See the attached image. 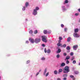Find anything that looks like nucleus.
<instances>
[{
	"mask_svg": "<svg viewBox=\"0 0 80 80\" xmlns=\"http://www.w3.org/2000/svg\"><path fill=\"white\" fill-rule=\"evenodd\" d=\"M47 52L49 54L51 52V51L50 50V49H48L47 50Z\"/></svg>",
	"mask_w": 80,
	"mask_h": 80,
	"instance_id": "obj_16",
	"label": "nucleus"
},
{
	"mask_svg": "<svg viewBox=\"0 0 80 80\" xmlns=\"http://www.w3.org/2000/svg\"><path fill=\"white\" fill-rule=\"evenodd\" d=\"M62 71H63V70L62 69L60 68V69H59L58 70V74H60V73H62Z\"/></svg>",
	"mask_w": 80,
	"mask_h": 80,
	"instance_id": "obj_12",
	"label": "nucleus"
},
{
	"mask_svg": "<svg viewBox=\"0 0 80 80\" xmlns=\"http://www.w3.org/2000/svg\"><path fill=\"white\" fill-rule=\"evenodd\" d=\"M67 76L68 75H67V74H63V77L64 78L67 77Z\"/></svg>",
	"mask_w": 80,
	"mask_h": 80,
	"instance_id": "obj_25",
	"label": "nucleus"
},
{
	"mask_svg": "<svg viewBox=\"0 0 80 80\" xmlns=\"http://www.w3.org/2000/svg\"><path fill=\"white\" fill-rule=\"evenodd\" d=\"M39 8L38 7H36L33 10V11L32 12V15H37V11L39 10Z\"/></svg>",
	"mask_w": 80,
	"mask_h": 80,
	"instance_id": "obj_1",
	"label": "nucleus"
},
{
	"mask_svg": "<svg viewBox=\"0 0 80 80\" xmlns=\"http://www.w3.org/2000/svg\"><path fill=\"white\" fill-rule=\"evenodd\" d=\"M70 63V61H69L67 60V61H66V63L67 64H68V63Z\"/></svg>",
	"mask_w": 80,
	"mask_h": 80,
	"instance_id": "obj_36",
	"label": "nucleus"
},
{
	"mask_svg": "<svg viewBox=\"0 0 80 80\" xmlns=\"http://www.w3.org/2000/svg\"><path fill=\"white\" fill-rule=\"evenodd\" d=\"M29 4L28 2H27L25 4V7H26L27 8L28 7V5Z\"/></svg>",
	"mask_w": 80,
	"mask_h": 80,
	"instance_id": "obj_17",
	"label": "nucleus"
},
{
	"mask_svg": "<svg viewBox=\"0 0 80 80\" xmlns=\"http://www.w3.org/2000/svg\"><path fill=\"white\" fill-rule=\"evenodd\" d=\"M42 47H45V45L44 44H42Z\"/></svg>",
	"mask_w": 80,
	"mask_h": 80,
	"instance_id": "obj_46",
	"label": "nucleus"
},
{
	"mask_svg": "<svg viewBox=\"0 0 80 80\" xmlns=\"http://www.w3.org/2000/svg\"><path fill=\"white\" fill-rule=\"evenodd\" d=\"M63 80H67V78H63Z\"/></svg>",
	"mask_w": 80,
	"mask_h": 80,
	"instance_id": "obj_47",
	"label": "nucleus"
},
{
	"mask_svg": "<svg viewBox=\"0 0 80 80\" xmlns=\"http://www.w3.org/2000/svg\"><path fill=\"white\" fill-rule=\"evenodd\" d=\"M70 77L71 78H72L73 80H75V78H74V76L73 75H70Z\"/></svg>",
	"mask_w": 80,
	"mask_h": 80,
	"instance_id": "obj_14",
	"label": "nucleus"
},
{
	"mask_svg": "<svg viewBox=\"0 0 80 80\" xmlns=\"http://www.w3.org/2000/svg\"><path fill=\"white\" fill-rule=\"evenodd\" d=\"M76 62H76V61L74 60L72 61V63H73V64H75V63H76Z\"/></svg>",
	"mask_w": 80,
	"mask_h": 80,
	"instance_id": "obj_30",
	"label": "nucleus"
},
{
	"mask_svg": "<svg viewBox=\"0 0 80 80\" xmlns=\"http://www.w3.org/2000/svg\"><path fill=\"white\" fill-rule=\"evenodd\" d=\"M25 6H23V8H22V11H25Z\"/></svg>",
	"mask_w": 80,
	"mask_h": 80,
	"instance_id": "obj_24",
	"label": "nucleus"
},
{
	"mask_svg": "<svg viewBox=\"0 0 80 80\" xmlns=\"http://www.w3.org/2000/svg\"><path fill=\"white\" fill-rule=\"evenodd\" d=\"M74 58H75L74 57H72V58H71L72 61L73 60H74Z\"/></svg>",
	"mask_w": 80,
	"mask_h": 80,
	"instance_id": "obj_40",
	"label": "nucleus"
},
{
	"mask_svg": "<svg viewBox=\"0 0 80 80\" xmlns=\"http://www.w3.org/2000/svg\"><path fill=\"white\" fill-rule=\"evenodd\" d=\"M47 69L46 68L44 69V72L43 73V75L44 76H46V77H48L49 75V72H48L47 73Z\"/></svg>",
	"mask_w": 80,
	"mask_h": 80,
	"instance_id": "obj_3",
	"label": "nucleus"
},
{
	"mask_svg": "<svg viewBox=\"0 0 80 80\" xmlns=\"http://www.w3.org/2000/svg\"><path fill=\"white\" fill-rule=\"evenodd\" d=\"M61 47H63V48H65L67 47V45H66V44H64Z\"/></svg>",
	"mask_w": 80,
	"mask_h": 80,
	"instance_id": "obj_26",
	"label": "nucleus"
},
{
	"mask_svg": "<svg viewBox=\"0 0 80 80\" xmlns=\"http://www.w3.org/2000/svg\"><path fill=\"white\" fill-rule=\"evenodd\" d=\"M73 36L75 38H78L80 37V35L78 34H77V32H74L73 33Z\"/></svg>",
	"mask_w": 80,
	"mask_h": 80,
	"instance_id": "obj_6",
	"label": "nucleus"
},
{
	"mask_svg": "<svg viewBox=\"0 0 80 80\" xmlns=\"http://www.w3.org/2000/svg\"><path fill=\"white\" fill-rule=\"evenodd\" d=\"M26 43L27 44L29 43V41H28V40L26 41Z\"/></svg>",
	"mask_w": 80,
	"mask_h": 80,
	"instance_id": "obj_38",
	"label": "nucleus"
},
{
	"mask_svg": "<svg viewBox=\"0 0 80 80\" xmlns=\"http://www.w3.org/2000/svg\"><path fill=\"white\" fill-rule=\"evenodd\" d=\"M29 33L30 34H32L33 33V31L32 30H30L29 32Z\"/></svg>",
	"mask_w": 80,
	"mask_h": 80,
	"instance_id": "obj_27",
	"label": "nucleus"
},
{
	"mask_svg": "<svg viewBox=\"0 0 80 80\" xmlns=\"http://www.w3.org/2000/svg\"><path fill=\"white\" fill-rule=\"evenodd\" d=\"M41 60L42 61H45V58L44 57H42L41 58Z\"/></svg>",
	"mask_w": 80,
	"mask_h": 80,
	"instance_id": "obj_22",
	"label": "nucleus"
},
{
	"mask_svg": "<svg viewBox=\"0 0 80 80\" xmlns=\"http://www.w3.org/2000/svg\"><path fill=\"white\" fill-rule=\"evenodd\" d=\"M30 60H28L26 61L27 64H28L29 63H30Z\"/></svg>",
	"mask_w": 80,
	"mask_h": 80,
	"instance_id": "obj_32",
	"label": "nucleus"
},
{
	"mask_svg": "<svg viewBox=\"0 0 80 80\" xmlns=\"http://www.w3.org/2000/svg\"><path fill=\"white\" fill-rule=\"evenodd\" d=\"M65 63L64 62H62L61 64V67H65Z\"/></svg>",
	"mask_w": 80,
	"mask_h": 80,
	"instance_id": "obj_11",
	"label": "nucleus"
},
{
	"mask_svg": "<svg viewBox=\"0 0 80 80\" xmlns=\"http://www.w3.org/2000/svg\"><path fill=\"white\" fill-rule=\"evenodd\" d=\"M59 38L60 40H61L62 39V37H59Z\"/></svg>",
	"mask_w": 80,
	"mask_h": 80,
	"instance_id": "obj_41",
	"label": "nucleus"
},
{
	"mask_svg": "<svg viewBox=\"0 0 80 80\" xmlns=\"http://www.w3.org/2000/svg\"><path fill=\"white\" fill-rule=\"evenodd\" d=\"M62 11L63 12L67 10V8H65V6H63L62 7Z\"/></svg>",
	"mask_w": 80,
	"mask_h": 80,
	"instance_id": "obj_7",
	"label": "nucleus"
},
{
	"mask_svg": "<svg viewBox=\"0 0 80 80\" xmlns=\"http://www.w3.org/2000/svg\"><path fill=\"white\" fill-rule=\"evenodd\" d=\"M57 80H61V79L60 78H58Z\"/></svg>",
	"mask_w": 80,
	"mask_h": 80,
	"instance_id": "obj_48",
	"label": "nucleus"
},
{
	"mask_svg": "<svg viewBox=\"0 0 80 80\" xmlns=\"http://www.w3.org/2000/svg\"><path fill=\"white\" fill-rule=\"evenodd\" d=\"M68 3V0H66L64 1L63 4H65V3Z\"/></svg>",
	"mask_w": 80,
	"mask_h": 80,
	"instance_id": "obj_19",
	"label": "nucleus"
},
{
	"mask_svg": "<svg viewBox=\"0 0 80 80\" xmlns=\"http://www.w3.org/2000/svg\"><path fill=\"white\" fill-rule=\"evenodd\" d=\"M70 55L71 56H73V52H71L70 53Z\"/></svg>",
	"mask_w": 80,
	"mask_h": 80,
	"instance_id": "obj_35",
	"label": "nucleus"
},
{
	"mask_svg": "<svg viewBox=\"0 0 80 80\" xmlns=\"http://www.w3.org/2000/svg\"><path fill=\"white\" fill-rule=\"evenodd\" d=\"M41 40L40 39V38H36L34 40V42L36 43H39L40 42Z\"/></svg>",
	"mask_w": 80,
	"mask_h": 80,
	"instance_id": "obj_4",
	"label": "nucleus"
},
{
	"mask_svg": "<svg viewBox=\"0 0 80 80\" xmlns=\"http://www.w3.org/2000/svg\"><path fill=\"white\" fill-rule=\"evenodd\" d=\"M8 57L9 56H10V54H8Z\"/></svg>",
	"mask_w": 80,
	"mask_h": 80,
	"instance_id": "obj_54",
	"label": "nucleus"
},
{
	"mask_svg": "<svg viewBox=\"0 0 80 80\" xmlns=\"http://www.w3.org/2000/svg\"><path fill=\"white\" fill-rule=\"evenodd\" d=\"M51 80H52L51 79Z\"/></svg>",
	"mask_w": 80,
	"mask_h": 80,
	"instance_id": "obj_57",
	"label": "nucleus"
},
{
	"mask_svg": "<svg viewBox=\"0 0 80 80\" xmlns=\"http://www.w3.org/2000/svg\"><path fill=\"white\" fill-rule=\"evenodd\" d=\"M61 49L58 48V50L57 51V53H59L61 52Z\"/></svg>",
	"mask_w": 80,
	"mask_h": 80,
	"instance_id": "obj_13",
	"label": "nucleus"
},
{
	"mask_svg": "<svg viewBox=\"0 0 80 80\" xmlns=\"http://www.w3.org/2000/svg\"><path fill=\"white\" fill-rule=\"evenodd\" d=\"M78 48V45H76L73 47V48L74 50H77V48Z\"/></svg>",
	"mask_w": 80,
	"mask_h": 80,
	"instance_id": "obj_9",
	"label": "nucleus"
},
{
	"mask_svg": "<svg viewBox=\"0 0 80 80\" xmlns=\"http://www.w3.org/2000/svg\"><path fill=\"white\" fill-rule=\"evenodd\" d=\"M39 74V72H38L36 73V77H37L38 74Z\"/></svg>",
	"mask_w": 80,
	"mask_h": 80,
	"instance_id": "obj_44",
	"label": "nucleus"
},
{
	"mask_svg": "<svg viewBox=\"0 0 80 80\" xmlns=\"http://www.w3.org/2000/svg\"><path fill=\"white\" fill-rule=\"evenodd\" d=\"M78 12H80V8H79L78 9Z\"/></svg>",
	"mask_w": 80,
	"mask_h": 80,
	"instance_id": "obj_51",
	"label": "nucleus"
},
{
	"mask_svg": "<svg viewBox=\"0 0 80 80\" xmlns=\"http://www.w3.org/2000/svg\"><path fill=\"white\" fill-rule=\"evenodd\" d=\"M79 15V13H76L75 14V16H76V17H77L78 15Z\"/></svg>",
	"mask_w": 80,
	"mask_h": 80,
	"instance_id": "obj_34",
	"label": "nucleus"
},
{
	"mask_svg": "<svg viewBox=\"0 0 80 80\" xmlns=\"http://www.w3.org/2000/svg\"><path fill=\"white\" fill-rule=\"evenodd\" d=\"M66 49L68 50V51H67V52H70V47L69 46H67L66 47Z\"/></svg>",
	"mask_w": 80,
	"mask_h": 80,
	"instance_id": "obj_10",
	"label": "nucleus"
},
{
	"mask_svg": "<svg viewBox=\"0 0 80 80\" xmlns=\"http://www.w3.org/2000/svg\"><path fill=\"white\" fill-rule=\"evenodd\" d=\"M47 39L46 36H42V40L44 42H47Z\"/></svg>",
	"mask_w": 80,
	"mask_h": 80,
	"instance_id": "obj_5",
	"label": "nucleus"
},
{
	"mask_svg": "<svg viewBox=\"0 0 80 80\" xmlns=\"http://www.w3.org/2000/svg\"><path fill=\"white\" fill-rule=\"evenodd\" d=\"M61 42V40H58V43H60Z\"/></svg>",
	"mask_w": 80,
	"mask_h": 80,
	"instance_id": "obj_49",
	"label": "nucleus"
},
{
	"mask_svg": "<svg viewBox=\"0 0 80 80\" xmlns=\"http://www.w3.org/2000/svg\"><path fill=\"white\" fill-rule=\"evenodd\" d=\"M78 32V29L76 28L74 29V33H77Z\"/></svg>",
	"mask_w": 80,
	"mask_h": 80,
	"instance_id": "obj_20",
	"label": "nucleus"
},
{
	"mask_svg": "<svg viewBox=\"0 0 80 80\" xmlns=\"http://www.w3.org/2000/svg\"><path fill=\"white\" fill-rule=\"evenodd\" d=\"M52 32V31L51 30H49L48 32V33H51Z\"/></svg>",
	"mask_w": 80,
	"mask_h": 80,
	"instance_id": "obj_45",
	"label": "nucleus"
},
{
	"mask_svg": "<svg viewBox=\"0 0 80 80\" xmlns=\"http://www.w3.org/2000/svg\"><path fill=\"white\" fill-rule=\"evenodd\" d=\"M63 55L64 56H67V53H63Z\"/></svg>",
	"mask_w": 80,
	"mask_h": 80,
	"instance_id": "obj_43",
	"label": "nucleus"
},
{
	"mask_svg": "<svg viewBox=\"0 0 80 80\" xmlns=\"http://www.w3.org/2000/svg\"><path fill=\"white\" fill-rule=\"evenodd\" d=\"M56 57L57 58H59L60 57V55L57 54V55Z\"/></svg>",
	"mask_w": 80,
	"mask_h": 80,
	"instance_id": "obj_31",
	"label": "nucleus"
},
{
	"mask_svg": "<svg viewBox=\"0 0 80 80\" xmlns=\"http://www.w3.org/2000/svg\"><path fill=\"white\" fill-rule=\"evenodd\" d=\"M64 71H63V73H68V72H70V69H69V67L66 66L64 67Z\"/></svg>",
	"mask_w": 80,
	"mask_h": 80,
	"instance_id": "obj_2",
	"label": "nucleus"
},
{
	"mask_svg": "<svg viewBox=\"0 0 80 80\" xmlns=\"http://www.w3.org/2000/svg\"><path fill=\"white\" fill-rule=\"evenodd\" d=\"M70 58V56H68L66 57V60H69V59Z\"/></svg>",
	"mask_w": 80,
	"mask_h": 80,
	"instance_id": "obj_21",
	"label": "nucleus"
},
{
	"mask_svg": "<svg viewBox=\"0 0 80 80\" xmlns=\"http://www.w3.org/2000/svg\"><path fill=\"white\" fill-rule=\"evenodd\" d=\"M43 32L44 34H47L48 32V31H47V30H44Z\"/></svg>",
	"mask_w": 80,
	"mask_h": 80,
	"instance_id": "obj_18",
	"label": "nucleus"
},
{
	"mask_svg": "<svg viewBox=\"0 0 80 80\" xmlns=\"http://www.w3.org/2000/svg\"><path fill=\"white\" fill-rule=\"evenodd\" d=\"M0 78H1V77H0V80H1V79H0Z\"/></svg>",
	"mask_w": 80,
	"mask_h": 80,
	"instance_id": "obj_56",
	"label": "nucleus"
},
{
	"mask_svg": "<svg viewBox=\"0 0 80 80\" xmlns=\"http://www.w3.org/2000/svg\"><path fill=\"white\" fill-rule=\"evenodd\" d=\"M61 27H62V28H63V27H64V25L63 24H61Z\"/></svg>",
	"mask_w": 80,
	"mask_h": 80,
	"instance_id": "obj_37",
	"label": "nucleus"
},
{
	"mask_svg": "<svg viewBox=\"0 0 80 80\" xmlns=\"http://www.w3.org/2000/svg\"><path fill=\"white\" fill-rule=\"evenodd\" d=\"M31 77H32V75H31Z\"/></svg>",
	"mask_w": 80,
	"mask_h": 80,
	"instance_id": "obj_55",
	"label": "nucleus"
},
{
	"mask_svg": "<svg viewBox=\"0 0 80 80\" xmlns=\"http://www.w3.org/2000/svg\"><path fill=\"white\" fill-rule=\"evenodd\" d=\"M64 31L65 32H67V28H64Z\"/></svg>",
	"mask_w": 80,
	"mask_h": 80,
	"instance_id": "obj_33",
	"label": "nucleus"
},
{
	"mask_svg": "<svg viewBox=\"0 0 80 80\" xmlns=\"http://www.w3.org/2000/svg\"><path fill=\"white\" fill-rule=\"evenodd\" d=\"M44 52L45 53H47V49L46 48L44 49Z\"/></svg>",
	"mask_w": 80,
	"mask_h": 80,
	"instance_id": "obj_42",
	"label": "nucleus"
},
{
	"mask_svg": "<svg viewBox=\"0 0 80 80\" xmlns=\"http://www.w3.org/2000/svg\"><path fill=\"white\" fill-rule=\"evenodd\" d=\"M29 40L32 43H33L35 42V40H34V39L33 38H29Z\"/></svg>",
	"mask_w": 80,
	"mask_h": 80,
	"instance_id": "obj_8",
	"label": "nucleus"
},
{
	"mask_svg": "<svg viewBox=\"0 0 80 80\" xmlns=\"http://www.w3.org/2000/svg\"><path fill=\"white\" fill-rule=\"evenodd\" d=\"M34 34H37L38 33V31L37 30H35L34 32Z\"/></svg>",
	"mask_w": 80,
	"mask_h": 80,
	"instance_id": "obj_23",
	"label": "nucleus"
},
{
	"mask_svg": "<svg viewBox=\"0 0 80 80\" xmlns=\"http://www.w3.org/2000/svg\"><path fill=\"white\" fill-rule=\"evenodd\" d=\"M70 40H71V38L70 37H68L67 39V41L68 42H70Z\"/></svg>",
	"mask_w": 80,
	"mask_h": 80,
	"instance_id": "obj_15",
	"label": "nucleus"
},
{
	"mask_svg": "<svg viewBox=\"0 0 80 80\" xmlns=\"http://www.w3.org/2000/svg\"><path fill=\"white\" fill-rule=\"evenodd\" d=\"M78 65L80 66V62L79 63Z\"/></svg>",
	"mask_w": 80,
	"mask_h": 80,
	"instance_id": "obj_52",
	"label": "nucleus"
},
{
	"mask_svg": "<svg viewBox=\"0 0 80 80\" xmlns=\"http://www.w3.org/2000/svg\"><path fill=\"white\" fill-rule=\"evenodd\" d=\"M54 73L55 74V75H57V73H58L57 71V70L54 71Z\"/></svg>",
	"mask_w": 80,
	"mask_h": 80,
	"instance_id": "obj_29",
	"label": "nucleus"
},
{
	"mask_svg": "<svg viewBox=\"0 0 80 80\" xmlns=\"http://www.w3.org/2000/svg\"><path fill=\"white\" fill-rule=\"evenodd\" d=\"M74 73H75V74H78V71H75L74 72Z\"/></svg>",
	"mask_w": 80,
	"mask_h": 80,
	"instance_id": "obj_39",
	"label": "nucleus"
},
{
	"mask_svg": "<svg viewBox=\"0 0 80 80\" xmlns=\"http://www.w3.org/2000/svg\"><path fill=\"white\" fill-rule=\"evenodd\" d=\"M26 21H27V20H28L27 19H26Z\"/></svg>",
	"mask_w": 80,
	"mask_h": 80,
	"instance_id": "obj_53",
	"label": "nucleus"
},
{
	"mask_svg": "<svg viewBox=\"0 0 80 80\" xmlns=\"http://www.w3.org/2000/svg\"><path fill=\"white\" fill-rule=\"evenodd\" d=\"M41 71H42V70H41V69H39V72H38L39 73V72H41Z\"/></svg>",
	"mask_w": 80,
	"mask_h": 80,
	"instance_id": "obj_50",
	"label": "nucleus"
},
{
	"mask_svg": "<svg viewBox=\"0 0 80 80\" xmlns=\"http://www.w3.org/2000/svg\"><path fill=\"white\" fill-rule=\"evenodd\" d=\"M61 45V44L60 43V42H58L57 43V46H58V47H60Z\"/></svg>",
	"mask_w": 80,
	"mask_h": 80,
	"instance_id": "obj_28",
	"label": "nucleus"
}]
</instances>
